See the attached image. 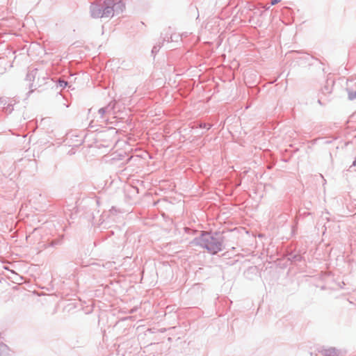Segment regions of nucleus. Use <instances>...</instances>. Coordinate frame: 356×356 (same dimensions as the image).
<instances>
[{
  "label": "nucleus",
  "instance_id": "obj_13",
  "mask_svg": "<svg viewBox=\"0 0 356 356\" xmlns=\"http://www.w3.org/2000/svg\"><path fill=\"white\" fill-rule=\"evenodd\" d=\"M159 49H160V46L159 45V46L155 45V46L153 47L152 52L153 54L156 53V52H158L159 51Z\"/></svg>",
  "mask_w": 356,
  "mask_h": 356
},
{
  "label": "nucleus",
  "instance_id": "obj_18",
  "mask_svg": "<svg viewBox=\"0 0 356 356\" xmlns=\"http://www.w3.org/2000/svg\"><path fill=\"white\" fill-rule=\"evenodd\" d=\"M4 268L8 271L10 270L8 266H5Z\"/></svg>",
  "mask_w": 356,
  "mask_h": 356
},
{
  "label": "nucleus",
  "instance_id": "obj_6",
  "mask_svg": "<svg viewBox=\"0 0 356 356\" xmlns=\"http://www.w3.org/2000/svg\"><path fill=\"white\" fill-rule=\"evenodd\" d=\"M10 353L11 350L7 345L0 343V356H10Z\"/></svg>",
  "mask_w": 356,
  "mask_h": 356
},
{
  "label": "nucleus",
  "instance_id": "obj_10",
  "mask_svg": "<svg viewBox=\"0 0 356 356\" xmlns=\"http://www.w3.org/2000/svg\"><path fill=\"white\" fill-rule=\"evenodd\" d=\"M41 84H33V83H31L29 88H31V90L29 92V93L32 92L34 90H35L38 87H40Z\"/></svg>",
  "mask_w": 356,
  "mask_h": 356
},
{
  "label": "nucleus",
  "instance_id": "obj_17",
  "mask_svg": "<svg viewBox=\"0 0 356 356\" xmlns=\"http://www.w3.org/2000/svg\"><path fill=\"white\" fill-rule=\"evenodd\" d=\"M356 165V159H355V161L353 162V164L351 166H355Z\"/></svg>",
  "mask_w": 356,
  "mask_h": 356
},
{
  "label": "nucleus",
  "instance_id": "obj_5",
  "mask_svg": "<svg viewBox=\"0 0 356 356\" xmlns=\"http://www.w3.org/2000/svg\"><path fill=\"white\" fill-rule=\"evenodd\" d=\"M323 356H339V352L335 348H329L322 350Z\"/></svg>",
  "mask_w": 356,
  "mask_h": 356
},
{
  "label": "nucleus",
  "instance_id": "obj_14",
  "mask_svg": "<svg viewBox=\"0 0 356 356\" xmlns=\"http://www.w3.org/2000/svg\"><path fill=\"white\" fill-rule=\"evenodd\" d=\"M281 0H271V5H275L279 3Z\"/></svg>",
  "mask_w": 356,
  "mask_h": 356
},
{
  "label": "nucleus",
  "instance_id": "obj_3",
  "mask_svg": "<svg viewBox=\"0 0 356 356\" xmlns=\"http://www.w3.org/2000/svg\"><path fill=\"white\" fill-rule=\"evenodd\" d=\"M108 6L112 9L111 17H113L115 13L119 14L122 13L124 8V4L121 1L115 2V0H108Z\"/></svg>",
  "mask_w": 356,
  "mask_h": 356
},
{
  "label": "nucleus",
  "instance_id": "obj_11",
  "mask_svg": "<svg viewBox=\"0 0 356 356\" xmlns=\"http://www.w3.org/2000/svg\"><path fill=\"white\" fill-rule=\"evenodd\" d=\"M67 84H68L67 82L64 80H59V81H58L59 87L63 88H65L67 86Z\"/></svg>",
  "mask_w": 356,
  "mask_h": 356
},
{
  "label": "nucleus",
  "instance_id": "obj_15",
  "mask_svg": "<svg viewBox=\"0 0 356 356\" xmlns=\"http://www.w3.org/2000/svg\"><path fill=\"white\" fill-rule=\"evenodd\" d=\"M200 127L201 128H206L207 127V124H202L200 125Z\"/></svg>",
  "mask_w": 356,
  "mask_h": 356
},
{
  "label": "nucleus",
  "instance_id": "obj_9",
  "mask_svg": "<svg viewBox=\"0 0 356 356\" xmlns=\"http://www.w3.org/2000/svg\"><path fill=\"white\" fill-rule=\"evenodd\" d=\"M348 99L350 100L356 99V91H352L350 89H347Z\"/></svg>",
  "mask_w": 356,
  "mask_h": 356
},
{
  "label": "nucleus",
  "instance_id": "obj_1",
  "mask_svg": "<svg viewBox=\"0 0 356 356\" xmlns=\"http://www.w3.org/2000/svg\"><path fill=\"white\" fill-rule=\"evenodd\" d=\"M191 244L206 249L211 254H216L224 249V236L220 232H202L200 236L195 238Z\"/></svg>",
  "mask_w": 356,
  "mask_h": 356
},
{
  "label": "nucleus",
  "instance_id": "obj_7",
  "mask_svg": "<svg viewBox=\"0 0 356 356\" xmlns=\"http://www.w3.org/2000/svg\"><path fill=\"white\" fill-rule=\"evenodd\" d=\"M38 73V70L36 68H34L30 70L26 74V80L30 81H34Z\"/></svg>",
  "mask_w": 356,
  "mask_h": 356
},
{
  "label": "nucleus",
  "instance_id": "obj_2",
  "mask_svg": "<svg viewBox=\"0 0 356 356\" xmlns=\"http://www.w3.org/2000/svg\"><path fill=\"white\" fill-rule=\"evenodd\" d=\"M111 8L108 6V0H97L90 7V13L92 18L111 17Z\"/></svg>",
  "mask_w": 356,
  "mask_h": 356
},
{
  "label": "nucleus",
  "instance_id": "obj_16",
  "mask_svg": "<svg viewBox=\"0 0 356 356\" xmlns=\"http://www.w3.org/2000/svg\"><path fill=\"white\" fill-rule=\"evenodd\" d=\"M114 211H115V210L114 209V208H112V209L109 211V212H110L111 213H113V212H114Z\"/></svg>",
  "mask_w": 356,
  "mask_h": 356
},
{
  "label": "nucleus",
  "instance_id": "obj_12",
  "mask_svg": "<svg viewBox=\"0 0 356 356\" xmlns=\"http://www.w3.org/2000/svg\"><path fill=\"white\" fill-rule=\"evenodd\" d=\"M5 111L7 113H11L13 110V106L10 104H8L6 107L4 108Z\"/></svg>",
  "mask_w": 356,
  "mask_h": 356
},
{
  "label": "nucleus",
  "instance_id": "obj_4",
  "mask_svg": "<svg viewBox=\"0 0 356 356\" xmlns=\"http://www.w3.org/2000/svg\"><path fill=\"white\" fill-rule=\"evenodd\" d=\"M115 102H111L106 106L99 109L98 113L101 118H104V115L110 113L115 107Z\"/></svg>",
  "mask_w": 356,
  "mask_h": 356
},
{
  "label": "nucleus",
  "instance_id": "obj_8",
  "mask_svg": "<svg viewBox=\"0 0 356 356\" xmlns=\"http://www.w3.org/2000/svg\"><path fill=\"white\" fill-rule=\"evenodd\" d=\"M10 275H8V277L10 279L13 280V281L16 282H19L22 281L23 278L22 276L18 275L17 273H15L14 270H10Z\"/></svg>",
  "mask_w": 356,
  "mask_h": 356
},
{
  "label": "nucleus",
  "instance_id": "obj_19",
  "mask_svg": "<svg viewBox=\"0 0 356 356\" xmlns=\"http://www.w3.org/2000/svg\"><path fill=\"white\" fill-rule=\"evenodd\" d=\"M320 177H321V179H323V181H324V183H325V179H324L323 176H322V175H320Z\"/></svg>",
  "mask_w": 356,
  "mask_h": 356
}]
</instances>
